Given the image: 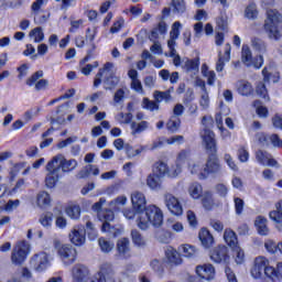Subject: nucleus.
Here are the masks:
<instances>
[{
  "mask_svg": "<svg viewBox=\"0 0 282 282\" xmlns=\"http://www.w3.org/2000/svg\"><path fill=\"white\" fill-rule=\"evenodd\" d=\"M182 69L189 74V76H197L199 74V57L188 59L184 58L181 63Z\"/></svg>",
  "mask_w": 282,
  "mask_h": 282,
  "instance_id": "6ab92c4d",
  "label": "nucleus"
},
{
  "mask_svg": "<svg viewBox=\"0 0 282 282\" xmlns=\"http://www.w3.org/2000/svg\"><path fill=\"white\" fill-rule=\"evenodd\" d=\"M234 254L236 257V263L238 265H241V263H243V261H246V253L243 252V250L241 249V247H234Z\"/></svg>",
  "mask_w": 282,
  "mask_h": 282,
  "instance_id": "864d4df0",
  "label": "nucleus"
},
{
  "mask_svg": "<svg viewBox=\"0 0 282 282\" xmlns=\"http://www.w3.org/2000/svg\"><path fill=\"white\" fill-rule=\"evenodd\" d=\"M181 250L183 256H185L187 259H191V257H195L197 254V249L191 245L181 246Z\"/></svg>",
  "mask_w": 282,
  "mask_h": 282,
  "instance_id": "603ef678",
  "label": "nucleus"
},
{
  "mask_svg": "<svg viewBox=\"0 0 282 282\" xmlns=\"http://www.w3.org/2000/svg\"><path fill=\"white\" fill-rule=\"evenodd\" d=\"M188 171L192 175H197L199 180V175L204 173V169H202V162L199 161H191L188 163Z\"/></svg>",
  "mask_w": 282,
  "mask_h": 282,
  "instance_id": "c03bdc74",
  "label": "nucleus"
},
{
  "mask_svg": "<svg viewBox=\"0 0 282 282\" xmlns=\"http://www.w3.org/2000/svg\"><path fill=\"white\" fill-rule=\"evenodd\" d=\"M124 151L128 158L131 159V158H135V155H140V153L144 151V147H140L139 149L135 150L133 149V147H131V144L127 143Z\"/></svg>",
  "mask_w": 282,
  "mask_h": 282,
  "instance_id": "5fc2aeb1",
  "label": "nucleus"
},
{
  "mask_svg": "<svg viewBox=\"0 0 282 282\" xmlns=\"http://www.w3.org/2000/svg\"><path fill=\"white\" fill-rule=\"evenodd\" d=\"M65 213L70 219H79L80 218V206L70 205L66 207Z\"/></svg>",
  "mask_w": 282,
  "mask_h": 282,
  "instance_id": "de8ad7c7",
  "label": "nucleus"
},
{
  "mask_svg": "<svg viewBox=\"0 0 282 282\" xmlns=\"http://www.w3.org/2000/svg\"><path fill=\"white\" fill-rule=\"evenodd\" d=\"M58 256L65 265H72L76 261L77 252L74 247L64 245L58 249Z\"/></svg>",
  "mask_w": 282,
  "mask_h": 282,
  "instance_id": "ddd939ff",
  "label": "nucleus"
},
{
  "mask_svg": "<svg viewBox=\"0 0 282 282\" xmlns=\"http://www.w3.org/2000/svg\"><path fill=\"white\" fill-rule=\"evenodd\" d=\"M196 274L205 281H213L215 279V267L213 264H203L196 267Z\"/></svg>",
  "mask_w": 282,
  "mask_h": 282,
  "instance_id": "b1692460",
  "label": "nucleus"
},
{
  "mask_svg": "<svg viewBox=\"0 0 282 282\" xmlns=\"http://www.w3.org/2000/svg\"><path fill=\"white\" fill-rule=\"evenodd\" d=\"M72 274L73 282H89V269L83 264H75Z\"/></svg>",
  "mask_w": 282,
  "mask_h": 282,
  "instance_id": "a211bd4d",
  "label": "nucleus"
},
{
  "mask_svg": "<svg viewBox=\"0 0 282 282\" xmlns=\"http://www.w3.org/2000/svg\"><path fill=\"white\" fill-rule=\"evenodd\" d=\"M210 259L214 261V263H228L230 261V256H228V247H216L210 253Z\"/></svg>",
  "mask_w": 282,
  "mask_h": 282,
  "instance_id": "2eb2a0df",
  "label": "nucleus"
},
{
  "mask_svg": "<svg viewBox=\"0 0 282 282\" xmlns=\"http://www.w3.org/2000/svg\"><path fill=\"white\" fill-rule=\"evenodd\" d=\"M256 160L261 164L262 166H278L279 162L272 158V154L263 151L258 150L256 152Z\"/></svg>",
  "mask_w": 282,
  "mask_h": 282,
  "instance_id": "412c9836",
  "label": "nucleus"
},
{
  "mask_svg": "<svg viewBox=\"0 0 282 282\" xmlns=\"http://www.w3.org/2000/svg\"><path fill=\"white\" fill-rule=\"evenodd\" d=\"M147 186L151 188V191H161L162 188V177L152 174H149L147 177Z\"/></svg>",
  "mask_w": 282,
  "mask_h": 282,
  "instance_id": "473e14b6",
  "label": "nucleus"
},
{
  "mask_svg": "<svg viewBox=\"0 0 282 282\" xmlns=\"http://www.w3.org/2000/svg\"><path fill=\"white\" fill-rule=\"evenodd\" d=\"M131 202L133 210L139 213V215L147 210V196L141 192H133L131 194Z\"/></svg>",
  "mask_w": 282,
  "mask_h": 282,
  "instance_id": "f3484780",
  "label": "nucleus"
},
{
  "mask_svg": "<svg viewBox=\"0 0 282 282\" xmlns=\"http://www.w3.org/2000/svg\"><path fill=\"white\" fill-rule=\"evenodd\" d=\"M143 109H148V111H158L160 109V105L155 101H151L147 98L143 99Z\"/></svg>",
  "mask_w": 282,
  "mask_h": 282,
  "instance_id": "052dcab7",
  "label": "nucleus"
},
{
  "mask_svg": "<svg viewBox=\"0 0 282 282\" xmlns=\"http://www.w3.org/2000/svg\"><path fill=\"white\" fill-rule=\"evenodd\" d=\"M281 21L282 17L279 11L272 9L267 11L264 30L269 35V39H274V41H279V39H281V31L279 30V23H281Z\"/></svg>",
  "mask_w": 282,
  "mask_h": 282,
  "instance_id": "7ed1b4c3",
  "label": "nucleus"
},
{
  "mask_svg": "<svg viewBox=\"0 0 282 282\" xmlns=\"http://www.w3.org/2000/svg\"><path fill=\"white\" fill-rule=\"evenodd\" d=\"M98 243L101 252H105V254H109V252L116 248L113 241L107 240L105 238H99Z\"/></svg>",
  "mask_w": 282,
  "mask_h": 282,
  "instance_id": "37998d69",
  "label": "nucleus"
},
{
  "mask_svg": "<svg viewBox=\"0 0 282 282\" xmlns=\"http://www.w3.org/2000/svg\"><path fill=\"white\" fill-rule=\"evenodd\" d=\"M52 221H54V215L52 213L42 214L40 217V224L44 228H51Z\"/></svg>",
  "mask_w": 282,
  "mask_h": 282,
  "instance_id": "09e8293b",
  "label": "nucleus"
},
{
  "mask_svg": "<svg viewBox=\"0 0 282 282\" xmlns=\"http://www.w3.org/2000/svg\"><path fill=\"white\" fill-rule=\"evenodd\" d=\"M256 91L260 98H264V100H270V96H268V88H265V84L259 83Z\"/></svg>",
  "mask_w": 282,
  "mask_h": 282,
  "instance_id": "bf43d9fd",
  "label": "nucleus"
},
{
  "mask_svg": "<svg viewBox=\"0 0 282 282\" xmlns=\"http://www.w3.org/2000/svg\"><path fill=\"white\" fill-rule=\"evenodd\" d=\"M150 123L149 121H132L130 123V129H131V135H140L141 133H144L147 129H149Z\"/></svg>",
  "mask_w": 282,
  "mask_h": 282,
  "instance_id": "bb28decb",
  "label": "nucleus"
},
{
  "mask_svg": "<svg viewBox=\"0 0 282 282\" xmlns=\"http://www.w3.org/2000/svg\"><path fill=\"white\" fill-rule=\"evenodd\" d=\"M98 274L100 276H104V279L107 281L113 279V276H116V270H113V264L109 262L102 263Z\"/></svg>",
  "mask_w": 282,
  "mask_h": 282,
  "instance_id": "cd10ccee",
  "label": "nucleus"
},
{
  "mask_svg": "<svg viewBox=\"0 0 282 282\" xmlns=\"http://www.w3.org/2000/svg\"><path fill=\"white\" fill-rule=\"evenodd\" d=\"M173 14H184L186 12V2L184 0H172Z\"/></svg>",
  "mask_w": 282,
  "mask_h": 282,
  "instance_id": "4c0bfd02",
  "label": "nucleus"
},
{
  "mask_svg": "<svg viewBox=\"0 0 282 282\" xmlns=\"http://www.w3.org/2000/svg\"><path fill=\"white\" fill-rule=\"evenodd\" d=\"M202 204L204 208H206V210H210V208H213L215 204V202L213 200V196L210 194H206L202 199Z\"/></svg>",
  "mask_w": 282,
  "mask_h": 282,
  "instance_id": "e2e57ef3",
  "label": "nucleus"
},
{
  "mask_svg": "<svg viewBox=\"0 0 282 282\" xmlns=\"http://www.w3.org/2000/svg\"><path fill=\"white\" fill-rule=\"evenodd\" d=\"M117 122H119V124H131V120H133V113L131 112H119L116 117Z\"/></svg>",
  "mask_w": 282,
  "mask_h": 282,
  "instance_id": "49530a36",
  "label": "nucleus"
},
{
  "mask_svg": "<svg viewBox=\"0 0 282 282\" xmlns=\"http://www.w3.org/2000/svg\"><path fill=\"white\" fill-rule=\"evenodd\" d=\"M236 87L240 96H252V93L254 91L252 84L246 79L238 80Z\"/></svg>",
  "mask_w": 282,
  "mask_h": 282,
  "instance_id": "a878e982",
  "label": "nucleus"
},
{
  "mask_svg": "<svg viewBox=\"0 0 282 282\" xmlns=\"http://www.w3.org/2000/svg\"><path fill=\"white\" fill-rule=\"evenodd\" d=\"M86 232L90 241H96V239H98V231L94 228V224L91 221L86 223Z\"/></svg>",
  "mask_w": 282,
  "mask_h": 282,
  "instance_id": "3c124183",
  "label": "nucleus"
},
{
  "mask_svg": "<svg viewBox=\"0 0 282 282\" xmlns=\"http://www.w3.org/2000/svg\"><path fill=\"white\" fill-rule=\"evenodd\" d=\"M152 173L156 175V177H177L180 173H182V166L176 164L169 170V165L164 161H158L152 166Z\"/></svg>",
  "mask_w": 282,
  "mask_h": 282,
  "instance_id": "20e7f679",
  "label": "nucleus"
},
{
  "mask_svg": "<svg viewBox=\"0 0 282 282\" xmlns=\"http://www.w3.org/2000/svg\"><path fill=\"white\" fill-rule=\"evenodd\" d=\"M117 252L121 259L131 257V242L128 238H121L117 241Z\"/></svg>",
  "mask_w": 282,
  "mask_h": 282,
  "instance_id": "4be33fe9",
  "label": "nucleus"
},
{
  "mask_svg": "<svg viewBox=\"0 0 282 282\" xmlns=\"http://www.w3.org/2000/svg\"><path fill=\"white\" fill-rule=\"evenodd\" d=\"M272 268L270 261L265 257H257L253 261V267L251 268V276L253 279H261L263 273L268 276V269Z\"/></svg>",
  "mask_w": 282,
  "mask_h": 282,
  "instance_id": "1a4fd4ad",
  "label": "nucleus"
},
{
  "mask_svg": "<svg viewBox=\"0 0 282 282\" xmlns=\"http://www.w3.org/2000/svg\"><path fill=\"white\" fill-rule=\"evenodd\" d=\"M254 226L257 228V231L262 237H267V235H269L270 229H268V219L263 218L262 216H258Z\"/></svg>",
  "mask_w": 282,
  "mask_h": 282,
  "instance_id": "c756f323",
  "label": "nucleus"
},
{
  "mask_svg": "<svg viewBox=\"0 0 282 282\" xmlns=\"http://www.w3.org/2000/svg\"><path fill=\"white\" fill-rule=\"evenodd\" d=\"M251 47L254 52H258V54H265V52H268V44L261 37H252Z\"/></svg>",
  "mask_w": 282,
  "mask_h": 282,
  "instance_id": "7c9ffc66",
  "label": "nucleus"
},
{
  "mask_svg": "<svg viewBox=\"0 0 282 282\" xmlns=\"http://www.w3.org/2000/svg\"><path fill=\"white\" fill-rule=\"evenodd\" d=\"M29 36L33 39L34 43H42L45 39V33H43V28L37 26L30 31Z\"/></svg>",
  "mask_w": 282,
  "mask_h": 282,
  "instance_id": "ea45409f",
  "label": "nucleus"
},
{
  "mask_svg": "<svg viewBox=\"0 0 282 282\" xmlns=\"http://www.w3.org/2000/svg\"><path fill=\"white\" fill-rule=\"evenodd\" d=\"M241 61L247 67H254L256 69H261L263 66V55H259L254 59H252V51L250 50V46L242 45L241 51Z\"/></svg>",
  "mask_w": 282,
  "mask_h": 282,
  "instance_id": "6e6552de",
  "label": "nucleus"
},
{
  "mask_svg": "<svg viewBox=\"0 0 282 282\" xmlns=\"http://www.w3.org/2000/svg\"><path fill=\"white\" fill-rule=\"evenodd\" d=\"M259 11H257V4L251 2L245 10V17L247 19H257Z\"/></svg>",
  "mask_w": 282,
  "mask_h": 282,
  "instance_id": "8fccbe9b",
  "label": "nucleus"
},
{
  "mask_svg": "<svg viewBox=\"0 0 282 282\" xmlns=\"http://www.w3.org/2000/svg\"><path fill=\"white\" fill-rule=\"evenodd\" d=\"M51 162L55 165V167L63 173H72V171H75L78 166V161L76 159L67 160L63 154L55 155Z\"/></svg>",
  "mask_w": 282,
  "mask_h": 282,
  "instance_id": "0eeeda50",
  "label": "nucleus"
},
{
  "mask_svg": "<svg viewBox=\"0 0 282 282\" xmlns=\"http://www.w3.org/2000/svg\"><path fill=\"white\" fill-rule=\"evenodd\" d=\"M203 191L204 189L202 188V184L199 183H192L188 187V194L191 197H193V199H199V197H202Z\"/></svg>",
  "mask_w": 282,
  "mask_h": 282,
  "instance_id": "79ce46f5",
  "label": "nucleus"
},
{
  "mask_svg": "<svg viewBox=\"0 0 282 282\" xmlns=\"http://www.w3.org/2000/svg\"><path fill=\"white\" fill-rule=\"evenodd\" d=\"M85 227L75 226L69 234V239L74 246H83L85 243Z\"/></svg>",
  "mask_w": 282,
  "mask_h": 282,
  "instance_id": "5701e85b",
  "label": "nucleus"
},
{
  "mask_svg": "<svg viewBox=\"0 0 282 282\" xmlns=\"http://www.w3.org/2000/svg\"><path fill=\"white\" fill-rule=\"evenodd\" d=\"M221 173V163L216 153L208 154L207 162L204 167V173L199 174V180H206L208 175H217Z\"/></svg>",
  "mask_w": 282,
  "mask_h": 282,
  "instance_id": "423d86ee",
  "label": "nucleus"
},
{
  "mask_svg": "<svg viewBox=\"0 0 282 282\" xmlns=\"http://www.w3.org/2000/svg\"><path fill=\"white\" fill-rule=\"evenodd\" d=\"M41 78H43V70H37L26 79V85L29 87H34L37 80H41Z\"/></svg>",
  "mask_w": 282,
  "mask_h": 282,
  "instance_id": "4d7b16f0",
  "label": "nucleus"
},
{
  "mask_svg": "<svg viewBox=\"0 0 282 282\" xmlns=\"http://www.w3.org/2000/svg\"><path fill=\"white\" fill-rule=\"evenodd\" d=\"M276 210H273L269 214L270 219L275 221V224H282V200L276 203Z\"/></svg>",
  "mask_w": 282,
  "mask_h": 282,
  "instance_id": "a19ab883",
  "label": "nucleus"
},
{
  "mask_svg": "<svg viewBox=\"0 0 282 282\" xmlns=\"http://www.w3.org/2000/svg\"><path fill=\"white\" fill-rule=\"evenodd\" d=\"M36 204L39 208H45L52 204V198L47 192H40L36 196Z\"/></svg>",
  "mask_w": 282,
  "mask_h": 282,
  "instance_id": "f704fd0d",
  "label": "nucleus"
},
{
  "mask_svg": "<svg viewBox=\"0 0 282 282\" xmlns=\"http://www.w3.org/2000/svg\"><path fill=\"white\" fill-rule=\"evenodd\" d=\"M224 160L226 164L231 169V171H239V166H237V163H235V159L228 153L224 155Z\"/></svg>",
  "mask_w": 282,
  "mask_h": 282,
  "instance_id": "0e129e2a",
  "label": "nucleus"
},
{
  "mask_svg": "<svg viewBox=\"0 0 282 282\" xmlns=\"http://www.w3.org/2000/svg\"><path fill=\"white\" fill-rule=\"evenodd\" d=\"M253 106L256 107V111L260 118H268V108L261 106L260 100L253 101Z\"/></svg>",
  "mask_w": 282,
  "mask_h": 282,
  "instance_id": "13d9d810",
  "label": "nucleus"
},
{
  "mask_svg": "<svg viewBox=\"0 0 282 282\" xmlns=\"http://www.w3.org/2000/svg\"><path fill=\"white\" fill-rule=\"evenodd\" d=\"M115 105H120V102H124V90L119 88L113 96Z\"/></svg>",
  "mask_w": 282,
  "mask_h": 282,
  "instance_id": "774afa93",
  "label": "nucleus"
},
{
  "mask_svg": "<svg viewBox=\"0 0 282 282\" xmlns=\"http://www.w3.org/2000/svg\"><path fill=\"white\" fill-rule=\"evenodd\" d=\"M224 239L226 241V243L230 247V248H237V234H235V231L227 229L224 232Z\"/></svg>",
  "mask_w": 282,
  "mask_h": 282,
  "instance_id": "e433bc0d",
  "label": "nucleus"
},
{
  "mask_svg": "<svg viewBox=\"0 0 282 282\" xmlns=\"http://www.w3.org/2000/svg\"><path fill=\"white\" fill-rule=\"evenodd\" d=\"M162 224H164V213L155 205H149L145 212L139 214L137 219V226L140 230H149L151 225L154 226V228H160Z\"/></svg>",
  "mask_w": 282,
  "mask_h": 282,
  "instance_id": "f257e3e1",
  "label": "nucleus"
},
{
  "mask_svg": "<svg viewBox=\"0 0 282 282\" xmlns=\"http://www.w3.org/2000/svg\"><path fill=\"white\" fill-rule=\"evenodd\" d=\"M46 171L45 184L47 188H54L56 186V182L61 180V171L57 170L56 165L52 161L46 164Z\"/></svg>",
  "mask_w": 282,
  "mask_h": 282,
  "instance_id": "f8f14e48",
  "label": "nucleus"
},
{
  "mask_svg": "<svg viewBox=\"0 0 282 282\" xmlns=\"http://www.w3.org/2000/svg\"><path fill=\"white\" fill-rule=\"evenodd\" d=\"M180 124H182V121L177 117H171V119L166 123V129L171 133H176L180 129Z\"/></svg>",
  "mask_w": 282,
  "mask_h": 282,
  "instance_id": "a18cd8bd",
  "label": "nucleus"
},
{
  "mask_svg": "<svg viewBox=\"0 0 282 282\" xmlns=\"http://www.w3.org/2000/svg\"><path fill=\"white\" fill-rule=\"evenodd\" d=\"M200 73L204 78L207 79V85H215V80H217V74H215V70H210L208 68V64H203L200 67Z\"/></svg>",
  "mask_w": 282,
  "mask_h": 282,
  "instance_id": "2f4dec72",
  "label": "nucleus"
},
{
  "mask_svg": "<svg viewBox=\"0 0 282 282\" xmlns=\"http://www.w3.org/2000/svg\"><path fill=\"white\" fill-rule=\"evenodd\" d=\"M164 204L172 215H176V217H180V215L184 214V208H182L180 199L173 194H164Z\"/></svg>",
  "mask_w": 282,
  "mask_h": 282,
  "instance_id": "9b49d317",
  "label": "nucleus"
},
{
  "mask_svg": "<svg viewBox=\"0 0 282 282\" xmlns=\"http://www.w3.org/2000/svg\"><path fill=\"white\" fill-rule=\"evenodd\" d=\"M31 264L33 265L34 270H36V272H43L50 268V258L45 252L36 253L32 257Z\"/></svg>",
  "mask_w": 282,
  "mask_h": 282,
  "instance_id": "4468645a",
  "label": "nucleus"
},
{
  "mask_svg": "<svg viewBox=\"0 0 282 282\" xmlns=\"http://www.w3.org/2000/svg\"><path fill=\"white\" fill-rule=\"evenodd\" d=\"M28 254H30V243L25 240L18 241L12 250L11 261L15 265H21L28 259Z\"/></svg>",
  "mask_w": 282,
  "mask_h": 282,
  "instance_id": "39448f33",
  "label": "nucleus"
},
{
  "mask_svg": "<svg viewBox=\"0 0 282 282\" xmlns=\"http://www.w3.org/2000/svg\"><path fill=\"white\" fill-rule=\"evenodd\" d=\"M200 138L208 154L217 153V140H215V132L208 128H204L200 131Z\"/></svg>",
  "mask_w": 282,
  "mask_h": 282,
  "instance_id": "9d476101",
  "label": "nucleus"
},
{
  "mask_svg": "<svg viewBox=\"0 0 282 282\" xmlns=\"http://www.w3.org/2000/svg\"><path fill=\"white\" fill-rule=\"evenodd\" d=\"M199 105L200 107H203V109H208L210 105V97H208V90L202 93Z\"/></svg>",
  "mask_w": 282,
  "mask_h": 282,
  "instance_id": "680f3d73",
  "label": "nucleus"
},
{
  "mask_svg": "<svg viewBox=\"0 0 282 282\" xmlns=\"http://www.w3.org/2000/svg\"><path fill=\"white\" fill-rule=\"evenodd\" d=\"M153 96L156 102H171V100H173V97L171 96V90H155Z\"/></svg>",
  "mask_w": 282,
  "mask_h": 282,
  "instance_id": "c9c22d12",
  "label": "nucleus"
},
{
  "mask_svg": "<svg viewBox=\"0 0 282 282\" xmlns=\"http://www.w3.org/2000/svg\"><path fill=\"white\" fill-rule=\"evenodd\" d=\"M257 140L258 142H260V144H263V147H270V144H272L273 147H278L279 149L282 148V139L279 137V134L268 135L263 132H259L257 134Z\"/></svg>",
  "mask_w": 282,
  "mask_h": 282,
  "instance_id": "dca6fc26",
  "label": "nucleus"
},
{
  "mask_svg": "<svg viewBox=\"0 0 282 282\" xmlns=\"http://www.w3.org/2000/svg\"><path fill=\"white\" fill-rule=\"evenodd\" d=\"M267 273L268 279H271V281H282V262H279L276 268L267 269Z\"/></svg>",
  "mask_w": 282,
  "mask_h": 282,
  "instance_id": "72a5a7b5",
  "label": "nucleus"
},
{
  "mask_svg": "<svg viewBox=\"0 0 282 282\" xmlns=\"http://www.w3.org/2000/svg\"><path fill=\"white\" fill-rule=\"evenodd\" d=\"M113 64L112 63H106L104 68H100L97 73L95 80H94V87H100L102 84V76H105L104 79V89L111 90L116 89L118 87V83H120V78L116 76L113 73Z\"/></svg>",
  "mask_w": 282,
  "mask_h": 282,
  "instance_id": "f03ea898",
  "label": "nucleus"
},
{
  "mask_svg": "<svg viewBox=\"0 0 282 282\" xmlns=\"http://www.w3.org/2000/svg\"><path fill=\"white\" fill-rule=\"evenodd\" d=\"M131 239L138 248H144L147 246V240H144V237H142V234L138 229L131 231Z\"/></svg>",
  "mask_w": 282,
  "mask_h": 282,
  "instance_id": "58836bf2",
  "label": "nucleus"
},
{
  "mask_svg": "<svg viewBox=\"0 0 282 282\" xmlns=\"http://www.w3.org/2000/svg\"><path fill=\"white\" fill-rule=\"evenodd\" d=\"M230 43L225 45V55H221V52L218 54V61L216 63V72H224V67H226V63L230 61Z\"/></svg>",
  "mask_w": 282,
  "mask_h": 282,
  "instance_id": "393cba45",
  "label": "nucleus"
},
{
  "mask_svg": "<svg viewBox=\"0 0 282 282\" xmlns=\"http://www.w3.org/2000/svg\"><path fill=\"white\" fill-rule=\"evenodd\" d=\"M18 206H21V200H19V199H15V200L10 199L6 204L4 210H7V213H12V210H17Z\"/></svg>",
  "mask_w": 282,
  "mask_h": 282,
  "instance_id": "69168bd1",
  "label": "nucleus"
},
{
  "mask_svg": "<svg viewBox=\"0 0 282 282\" xmlns=\"http://www.w3.org/2000/svg\"><path fill=\"white\" fill-rule=\"evenodd\" d=\"M182 28V22L176 21L172 25V30L170 32V36H174V39H180V29Z\"/></svg>",
  "mask_w": 282,
  "mask_h": 282,
  "instance_id": "338daca9",
  "label": "nucleus"
},
{
  "mask_svg": "<svg viewBox=\"0 0 282 282\" xmlns=\"http://www.w3.org/2000/svg\"><path fill=\"white\" fill-rule=\"evenodd\" d=\"M199 240L202 246H204V248H210V246H213L215 239L213 238V235H210V231H208V229L203 228L199 234H198Z\"/></svg>",
  "mask_w": 282,
  "mask_h": 282,
  "instance_id": "c85d7f7f",
  "label": "nucleus"
},
{
  "mask_svg": "<svg viewBox=\"0 0 282 282\" xmlns=\"http://www.w3.org/2000/svg\"><path fill=\"white\" fill-rule=\"evenodd\" d=\"M98 218L100 219V221H113L115 219L113 210L105 209L98 214Z\"/></svg>",
  "mask_w": 282,
  "mask_h": 282,
  "instance_id": "6e6d98bb",
  "label": "nucleus"
},
{
  "mask_svg": "<svg viewBox=\"0 0 282 282\" xmlns=\"http://www.w3.org/2000/svg\"><path fill=\"white\" fill-rule=\"evenodd\" d=\"M165 262L167 265H171V268L175 265H182V256L175 248L167 247L165 249Z\"/></svg>",
  "mask_w": 282,
  "mask_h": 282,
  "instance_id": "aec40b11",
  "label": "nucleus"
}]
</instances>
